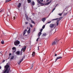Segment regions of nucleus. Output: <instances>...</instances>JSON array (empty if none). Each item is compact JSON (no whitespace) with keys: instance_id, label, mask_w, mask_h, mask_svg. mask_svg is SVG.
Listing matches in <instances>:
<instances>
[{"instance_id":"nucleus-1","label":"nucleus","mask_w":73,"mask_h":73,"mask_svg":"<svg viewBox=\"0 0 73 73\" xmlns=\"http://www.w3.org/2000/svg\"><path fill=\"white\" fill-rule=\"evenodd\" d=\"M9 67V66L8 65H6L5 66V69L3 73H9V70H8Z\"/></svg>"},{"instance_id":"nucleus-2","label":"nucleus","mask_w":73,"mask_h":73,"mask_svg":"<svg viewBox=\"0 0 73 73\" xmlns=\"http://www.w3.org/2000/svg\"><path fill=\"white\" fill-rule=\"evenodd\" d=\"M61 18H60L59 19L58 18H56L54 19H53L52 20H57V21L56 22V23L57 24V26H58V24H59V21H60L61 20Z\"/></svg>"},{"instance_id":"nucleus-3","label":"nucleus","mask_w":73,"mask_h":73,"mask_svg":"<svg viewBox=\"0 0 73 73\" xmlns=\"http://www.w3.org/2000/svg\"><path fill=\"white\" fill-rule=\"evenodd\" d=\"M14 43L15 45L17 46L18 45L20 44V42L18 40H16L14 42Z\"/></svg>"},{"instance_id":"nucleus-4","label":"nucleus","mask_w":73,"mask_h":73,"mask_svg":"<svg viewBox=\"0 0 73 73\" xmlns=\"http://www.w3.org/2000/svg\"><path fill=\"white\" fill-rule=\"evenodd\" d=\"M58 41L57 40H56L54 42H53L52 44V45H56L57 44V42H58Z\"/></svg>"},{"instance_id":"nucleus-5","label":"nucleus","mask_w":73,"mask_h":73,"mask_svg":"<svg viewBox=\"0 0 73 73\" xmlns=\"http://www.w3.org/2000/svg\"><path fill=\"white\" fill-rule=\"evenodd\" d=\"M54 25L55 24H50V25L49 26L50 27V28H52L54 27Z\"/></svg>"},{"instance_id":"nucleus-6","label":"nucleus","mask_w":73,"mask_h":73,"mask_svg":"<svg viewBox=\"0 0 73 73\" xmlns=\"http://www.w3.org/2000/svg\"><path fill=\"white\" fill-rule=\"evenodd\" d=\"M23 59H24V58H23L21 60H20L18 62V64L19 65H20V63H21V62L23 61Z\"/></svg>"},{"instance_id":"nucleus-7","label":"nucleus","mask_w":73,"mask_h":73,"mask_svg":"<svg viewBox=\"0 0 73 73\" xmlns=\"http://www.w3.org/2000/svg\"><path fill=\"white\" fill-rule=\"evenodd\" d=\"M13 49V53H15V52H16V47H14L12 48Z\"/></svg>"},{"instance_id":"nucleus-8","label":"nucleus","mask_w":73,"mask_h":73,"mask_svg":"<svg viewBox=\"0 0 73 73\" xmlns=\"http://www.w3.org/2000/svg\"><path fill=\"white\" fill-rule=\"evenodd\" d=\"M25 49H26V46L23 47L22 49L21 50V51H23V52H24V51H25Z\"/></svg>"},{"instance_id":"nucleus-9","label":"nucleus","mask_w":73,"mask_h":73,"mask_svg":"<svg viewBox=\"0 0 73 73\" xmlns=\"http://www.w3.org/2000/svg\"><path fill=\"white\" fill-rule=\"evenodd\" d=\"M37 1L38 3L40 4L41 5H44V4L41 3L39 0H37Z\"/></svg>"},{"instance_id":"nucleus-10","label":"nucleus","mask_w":73,"mask_h":73,"mask_svg":"<svg viewBox=\"0 0 73 73\" xmlns=\"http://www.w3.org/2000/svg\"><path fill=\"white\" fill-rule=\"evenodd\" d=\"M62 58V57L61 56L57 57V58L56 59V61H55V62H56V61H57V60L58 59H60V58Z\"/></svg>"},{"instance_id":"nucleus-11","label":"nucleus","mask_w":73,"mask_h":73,"mask_svg":"<svg viewBox=\"0 0 73 73\" xmlns=\"http://www.w3.org/2000/svg\"><path fill=\"white\" fill-rule=\"evenodd\" d=\"M46 20V18H44L42 19V21H43V23H44V22H45V21Z\"/></svg>"},{"instance_id":"nucleus-12","label":"nucleus","mask_w":73,"mask_h":73,"mask_svg":"<svg viewBox=\"0 0 73 73\" xmlns=\"http://www.w3.org/2000/svg\"><path fill=\"white\" fill-rule=\"evenodd\" d=\"M41 34V32H40L39 33H38V37H40V35Z\"/></svg>"},{"instance_id":"nucleus-13","label":"nucleus","mask_w":73,"mask_h":73,"mask_svg":"<svg viewBox=\"0 0 73 73\" xmlns=\"http://www.w3.org/2000/svg\"><path fill=\"white\" fill-rule=\"evenodd\" d=\"M17 7L18 8H20V7H21V3H19V5H18Z\"/></svg>"},{"instance_id":"nucleus-14","label":"nucleus","mask_w":73,"mask_h":73,"mask_svg":"<svg viewBox=\"0 0 73 73\" xmlns=\"http://www.w3.org/2000/svg\"><path fill=\"white\" fill-rule=\"evenodd\" d=\"M31 32V28H29L27 32L28 33H29Z\"/></svg>"},{"instance_id":"nucleus-15","label":"nucleus","mask_w":73,"mask_h":73,"mask_svg":"<svg viewBox=\"0 0 73 73\" xmlns=\"http://www.w3.org/2000/svg\"><path fill=\"white\" fill-rule=\"evenodd\" d=\"M46 36V33H44L43 34L42 36L44 37V36Z\"/></svg>"},{"instance_id":"nucleus-16","label":"nucleus","mask_w":73,"mask_h":73,"mask_svg":"<svg viewBox=\"0 0 73 73\" xmlns=\"http://www.w3.org/2000/svg\"><path fill=\"white\" fill-rule=\"evenodd\" d=\"M16 54H17L19 55V54H20V52L19 51H17V52H16Z\"/></svg>"},{"instance_id":"nucleus-17","label":"nucleus","mask_w":73,"mask_h":73,"mask_svg":"<svg viewBox=\"0 0 73 73\" xmlns=\"http://www.w3.org/2000/svg\"><path fill=\"white\" fill-rule=\"evenodd\" d=\"M1 43L2 44H4V41L3 40L1 42Z\"/></svg>"},{"instance_id":"nucleus-18","label":"nucleus","mask_w":73,"mask_h":73,"mask_svg":"<svg viewBox=\"0 0 73 73\" xmlns=\"http://www.w3.org/2000/svg\"><path fill=\"white\" fill-rule=\"evenodd\" d=\"M35 52H34L33 53V54H32V55L33 56H35Z\"/></svg>"},{"instance_id":"nucleus-19","label":"nucleus","mask_w":73,"mask_h":73,"mask_svg":"<svg viewBox=\"0 0 73 73\" xmlns=\"http://www.w3.org/2000/svg\"><path fill=\"white\" fill-rule=\"evenodd\" d=\"M31 4H32L33 5H35V2L34 1H33L32 3H31Z\"/></svg>"},{"instance_id":"nucleus-20","label":"nucleus","mask_w":73,"mask_h":73,"mask_svg":"<svg viewBox=\"0 0 73 73\" xmlns=\"http://www.w3.org/2000/svg\"><path fill=\"white\" fill-rule=\"evenodd\" d=\"M51 2H52V1H50V2H48L46 4V5H48V4H49Z\"/></svg>"},{"instance_id":"nucleus-21","label":"nucleus","mask_w":73,"mask_h":73,"mask_svg":"<svg viewBox=\"0 0 73 73\" xmlns=\"http://www.w3.org/2000/svg\"><path fill=\"white\" fill-rule=\"evenodd\" d=\"M28 3H30L31 2V0H27Z\"/></svg>"},{"instance_id":"nucleus-22","label":"nucleus","mask_w":73,"mask_h":73,"mask_svg":"<svg viewBox=\"0 0 73 73\" xmlns=\"http://www.w3.org/2000/svg\"><path fill=\"white\" fill-rule=\"evenodd\" d=\"M29 24V25H30V27H31V28H32V27H33V26L31 24V23H30Z\"/></svg>"},{"instance_id":"nucleus-23","label":"nucleus","mask_w":73,"mask_h":73,"mask_svg":"<svg viewBox=\"0 0 73 73\" xmlns=\"http://www.w3.org/2000/svg\"><path fill=\"white\" fill-rule=\"evenodd\" d=\"M32 23H33V24H35V23L34 22V21L33 20H31Z\"/></svg>"},{"instance_id":"nucleus-24","label":"nucleus","mask_w":73,"mask_h":73,"mask_svg":"<svg viewBox=\"0 0 73 73\" xmlns=\"http://www.w3.org/2000/svg\"><path fill=\"white\" fill-rule=\"evenodd\" d=\"M11 0H6V3H7V2H9V1H11Z\"/></svg>"},{"instance_id":"nucleus-25","label":"nucleus","mask_w":73,"mask_h":73,"mask_svg":"<svg viewBox=\"0 0 73 73\" xmlns=\"http://www.w3.org/2000/svg\"><path fill=\"white\" fill-rule=\"evenodd\" d=\"M45 25H43V27H42V28H43V29H44V28H45Z\"/></svg>"},{"instance_id":"nucleus-26","label":"nucleus","mask_w":73,"mask_h":73,"mask_svg":"<svg viewBox=\"0 0 73 73\" xmlns=\"http://www.w3.org/2000/svg\"><path fill=\"white\" fill-rule=\"evenodd\" d=\"M13 57H14V56H11V60H12L13 59Z\"/></svg>"},{"instance_id":"nucleus-27","label":"nucleus","mask_w":73,"mask_h":73,"mask_svg":"<svg viewBox=\"0 0 73 73\" xmlns=\"http://www.w3.org/2000/svg\"><path fill=\"white\" fill-rule=\"evenodd\" d=\"M2 52L1 51V52H0V55L1 56H2Z\"/></svg>"},{"instance_id":"nucleus-28","label":"nucleus","mask_w":73,"mask_h":73,"mask_svg":"<svg viewBox=\"0 0 73 73\" xmlns=\"http://www.w3.org/2000/svg\"><path fill=\"white\" fill-rule=\"evenodd\" d=\"M16 16H14L13 17L14 20L16 19Z\"/></svg>"},{"instance_id":"nucleus-29","label":"nucleus","mask_w":73,"mask_h":73,"mask_svg":"<svg viewBox=\"0 0 73 73\" xmlns=\"http://www.w3.org/2000/svg\"><path fill=\"white\" fill-rule=\"evenodd\" d=\"M42 30H43V29H41V30H40V32H41V33L42 32Z\"/></svg>"},{"instance_id":"nucleus-30","label":"nucleus","mask_w":73,"mask_h":73,"mask_svg":"<svg viewBox=\"0 0 73 73\" xmlns=\"http://www.w3.org/2000/svg\"><path fill=\"white\" fill-rule=\"evenodd\" d=\"M55 9H55V8H54V9H53V10H52V12H53V11H54V10H55Z\"/></svg>"},{"instance_id":"nucleus-31","label":"nucleus","mask_w":73,"mask_h":73,"mask_svg":"<svg viewBox=\"0 0 73 73\" xmlns=\"http://www.w3.org/2000/svg\"><path fill=\"white\" fill-rule=\"evenodd\" d=\"M33 64H32V65H31V68H30V69H32V68H33Z\"/></svg>"},{"instance_id":"nucleus-32","label":"nucleus","mask_w":73,"mask_h":73,"mask_svg":"<svg viewBox=\"0 0 73 73\" xmlns=\"http://www.w3.org/2000/svg\"><path fill=\"white\" fill-rule=\"evenodd\" d=\"M26 18L27 20H28V16H27V17H26Z\"/></svg>"},{"instance_id":"nucleus-33","label":"nucleus","mask_w":73,"mask_h":73,"mask_svg":"<svg viewBox=\"0 0 73 73\" xmlns=\"http://www.w3.org/2000/svg\"><path fill=\"white\" fill-rule=\"evenodd\" d=\"M51 22V21H50L48 22L47 23V24H49V23H50Z\"/></svg>"},{"instance_id":"nucleus-34","label":"nucleus","mask_w":73,"mask_h":73,"mask_svg":"<svg viewBox=\"0 0 73 73\" xmlns=\"http://www.w3.org/2000/svg\"><path fill=\"white\" fill-rule=\"evenodd\" d=\"M26 24H28V22H26L25 23Z\"/></svg>"},{"instance_id":"nucleus-35","label":"nucleus","mask_w":73,"mask_h":73,"mask_svg":"<svg viewBox=\"0 0 73 73\" xmlns=\"http://www.w3.org/2000/svg\"><path fill=\"white\" fill-rule=\"evenodd\" d=\"M23 35H24L25 34V32L24 31V32H23Z\"/></svg>"},{"instance_id":"nucleus-36","label":"nucleus","mask_w":73,"mask_h":73,"mask_svg":"<svg viewBox=\"0 0 73 73\" xmlns=\"http://www.w3.org/2000/svg\"><path fill=\"white\" fill-rule=\"evenodd\" d=\"M24 32H25V33H26V32H27V30H25Z\"/></svg>"},{"instance_id":"nucleus-37","label":"nucleus","mask_w":73,"mask_h":73,"mask_svg":"<svg viewBox=\"0 0 73 73\" xmlns=\"http://www.w3.org/2000/svg\"><path fill=\"white\" fill-rule=\"evenodd\" d=\"M62 15V13H59V16H61V15Z\"/></svg>"},{"instance_id":"nucleus-38","label":"nucleus","mask_w":73,"mask_h":73,"mask_svg":"<svg viewBox=\"0 0 73 73\" xmlns=\"http://www.w3.org/2000/svg\"><path fill=\"white\" fill-rule=\"evenodd\" d=\"M38 38H38L36 40V41H38Z\"/></svg>"},{"instance_id":"nucleus-39","label":"nucleus","mask_w":73,"mask_h":73,"mask_svg":"<svg viewBox=\"0 0 73 73\" xmlns=\"http://www.w3.org/2000/svg\"><path fill=\"white\" fill-rule=\"evenodd\" d=\"M5 62V60H3L2 61V62Z\"/></svg>"},{"instance_id":"nucleus-40","label":"nucleus","mask_w":73,"mask_h":73,"mask_svg":"<svg viewBox=\"0 0 73 73\" xmlns=\"http://www.w3.org/2000/svg\"><path fill=\"white\" fill-rule=\"evenodd\" d=\"M38 50H39V46H38Z\"/></svg>"},{"instance_id":"nucleus-41","label":"nucleus","mask_w":73,"mask_h":73,"mask_svg":"<svg viewBox=\"0 0 73 73\" xmlns=\"http://www.w3.org/2000/svg\"><path fill=\"white\" fill-rule=\"evenodd\" d=\"M12 54H11V53H10L9 54V56H11Z\"/></svg>"},{"instance_id":"nucleus-42","label":"nucleus","mask_w":73,"mask_h":73,"mask_svg":"<svg viewBox=\"0 0 73 73\" xmlns=\"http://www.w3.org/2000/svg\"><path fill=\"white\" fill-rule=\"evenodd\" d=\"M40 1H41L42 2L43 1V0H40Z\"/></svg>"},{"instance_id":"nucleus-43","label":"nucleus","mask_w":73,"mask_h":73,"mask_svg":"<svg viewBox=\"0 0 73 73\" xmlns=\"http://www.w3.org/2000/svg\"><path fill=\"white\" fill-rule=\"evenodd\" d=\"M25 17H26L27 16H27V15L25 14Z\"/></svg>"},{"instance_id":"nucleus-44","label":"nucleus","mask_w":73,"mask_h":73,"mask_svg":"<svg viewBox=\"0 0 73 73\" xmlns=\"http://www.w3.org/2000/svg\"><path fill=\"white\" fill-rule=\"evenodd\" d=\"M1 69V66H0V69Z\"/></svg>"},{"instance_id":"nucleus-45","label":"nucleus","mask_w":73,"mask_h":73,"mask_svg":"<svg viewBox=\"0 0 73 73\" xmlns=\"http://www.w3.org/2000/svg\"><path fill=\"white\" fill-rule=\"evenodd\" d=\"M55 56H57V54H55Z\"/></svg>"},{"instance_id":"nucleus-46","label":"nucleus","mask_w":73,"mask_h":73,"mask_svg":"<svg viewBox=\"0 0 73 73\" xmlns=\"http://www.w3.org/2000/svg\"><path fill=\"white\" fill-rule=\"evenodd\" d=\"M2 11H3V10H1V11H0V12H1Z\"/></svg>"},{"instance_id":"nucleus-47","label":"nucleus","mask_w":73,"mask_h":73,"mask_svg":"<svg viewBox=\"0 0 73 73\" xmlns=\"http://www.w3.org/2000/svg\"><path fill=\"white\" fill-rule=\"evenodd\" d=\"M47 1H49V0H47Z\"/></svg>"},{"instance_id":"nucleus-48","label":"nucleus","mask_w":73,"mask_h":73,"mask_svg":"<svg viewBox=\"0 0 73 73\" xmlns=\"http://www.w3.org/2000/svg\"><path fill=\"white\" fill-rule=\"evenodd\" d=\"M19 46H20V45H19Z\"/></svg>"},{"instance_id":"nucleus-49","label":"nucleus","mask_w":73,"mask_h":73,"mask_svg":"<svg viewBox=\"0 0 73 73\" xmlns=\"http://www.w3.org/2000/svg\"><path fill=\"white\" fill-rule=\"evenodd\" d=\"M27 29H28V27L27 28Z\"/></svg>"}]
</instances>
